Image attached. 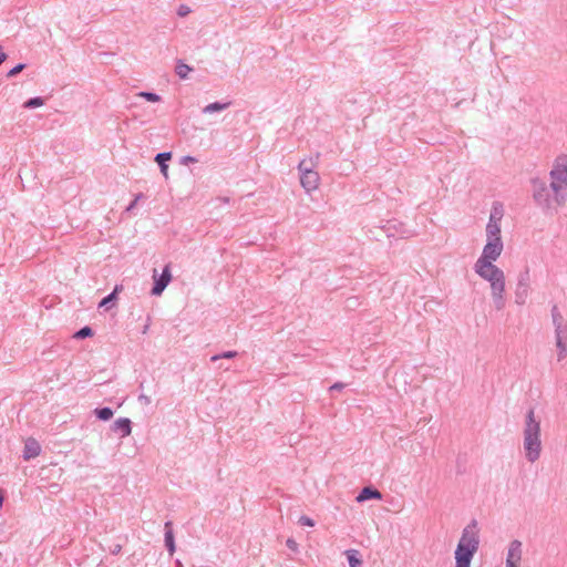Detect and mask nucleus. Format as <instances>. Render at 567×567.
Segmentation results:
<instances>
[{
  "instance_id": "obj_1",
  "label": "nucleus",
  "mask_w": 567,
  "mask_h": 567,
  "mask_svg": "<svg viewBox=\"0 0 567 567\" xmlns=\"http://www.w3.org/2000/svg\"><path fill=\"white\" fill-rule=\"evenodd\" d=\"M475 274L489 284L491 297L496 310H503L506 306V277L496 265H474Z\"/></svg>"
},
{
  "instance_id": "obj_2",
  "label": "nucleus",
  "mask_w": 567,
  "mask_h": 567,
  "mask_svg": "<svg viewBox=\"0 0 567 567\" xmlns=\"http://www.w3.org/2000/svg\"><path fill=\"white\" fill-rule=\"evenodd\" d=\"M540 419L535 415L534 409H529L525 415L523 427V447L528 462L535 463L542 454V427Z\"/></svg>"
},
{
  "instance_id": "obj_3",
  "label": "nucleus",
  "mask_w": 567,
  "mask_h": 567,
  "mask_svg": "<svg viewBox=\"0 0 567 567\" xmlns=\"http://www.w3.org/2000/svg\"><path fill=\"white\" fill-rule=\"evenodd\" d=\"M480 547V533L477 522L473 519L463 530L457 543L454 556V567H471L472 559Z\"/></svg>"
},
{
  "instance_id": "obj_4",
  "label": "nucleus",
  "mask_w": 567,
  "mask_h": 567,
  "mask_svg": "<svg viewBox=\"0 0 567 567\" xmlns=\"http://www.w3.org/2000/svg\"><path fill=\"white\" fill-rule=\"evenodd\" d=\"M549 187L554 203L558 206L567 202V154H559L553 161L549 171Z\"/></svg>"
},
{
  "instance_id": "obj_5",
  "label": "nucleus",
  "mask_w": 567,
  "mask_h": 567,
  "mask_svg": "<svg viewBox=\"0 0 567 567\" xmlns=\"http://www.w3.org/2000/svg\"><path fill=\"white\" fill-rule=\"evenodd\" d=\"M298 172L300 175V184L306 193L310 194L319 186L320 176L311 166H307L306 161L298 164Z\"/></svg>"
},
{
  "instance_id": "obj_6",
  "label": "nucleus",
  "mask_w": 567,
  "mask_h": 567,
  "mask_svg": "<svg viewBox=\"0 0 567 567\" xmlns=\"http://www.w3.org/2000/svg\"><path fill=\"white\" fill-rule=\"evenodd\" d=\"M504 249L503 240H486L481 256L474 265H495Z\"/></svg>"
},
{
  "instance_id": "obj_7",
  "label": "nucleus",
  "mask_w": 567,
  "mask_h": 567,
  "mask_svg": "<svg viewBox=\"0 0 567 567\" xmlns=\"http://www.w3.org/2000/svg\"><path fill=\"white\" fill-rule=\"evenodd\" d=\"M533 198L535 203L543 209H549L554 198L550 195V187L540 179H533Z\"/></svg>"
},
{
  "instance_id": "obj_8",
  "label": "nucleus",
  "mask_w": 567,
  "mask_h": 567,
  "mask_svg": "<svg viewBox=\"0 0 567 567\" xmlns=\"http://www.w3.org/2000/svg\"><path fill=\"white\" fill-rule=\"evenodd\" d=\"M530 290L529 274L524 271L519 274L515 288V303L523 306L526 303Z\"/></svg>"
},
{
  "instance_id": "obj_9",
  "label": "nucleus",
  "mask_w": 567,
  "mask_h": 567,
  "mask_svg": "<svg viewBox=\"0 0 567 567\" xmlns=\"http://www.w3.org/2000/svg\"><path fill=\"white\" fill-rule=\"evenodd\" d=\"M388 237L409 238L414 235V231L406 228L405 225L399 220H389L383 226Z\"/></svg>"
},
{
  "instance_id": "obj_10",
  "label": "nucleus",
  "mask_w": 567,
  "mask_h": 567,
  "mask_svg": "<svg viewBox=\"0 0 567 567\" xmlns=\"http://www.w3.org/2000/svg\"><path fill=\"white\" fill-rule=\"evenodd\" d=\"M523 557V544L518 539H514L509 543L506 553L505 565L520 567Z\"/></svg>"
},
{
  "instance_id": "obj_11",
  "label": "nucleus",
  "mask_w": 567,
  "mask_h": 567,
  "mask_svg": "<svg viewBox=\"0 0 567 567\" xmlns=\"http://www.w3.org/2000/svg\"><path fill=\"white\" fill-rule=\"evenodd\" d=\"M154 286L152 288V295L153 296H159L165 290V288L168 286L172 279L171 274V267L169 265H166L162 271L161 275H156L154 272Z\"/></svg>"
},
{
  "instance_id": "obj_12",
  "label": "nucleus",
  "mask_w": 567,
  "mask_h": 567,
  "mask_svg": "<svg viewBox=\"0 0 567 567\" xmlns=\"http://www.w3.org/2000/svg\"><path fill=\"white\" fill-rule=\"evenodd\" d=\"M555 347L557 350V361H563L567 357V328L555 331Z\"/></svg>"
},
{
  "instance_id": "obj_13",
  "label": "nucleus",
  "mask_w": 567,
  "mask_h": 567,
  "mask_svg": "<svg viewBox=\"0 0 567 567\" xmlns=\"http://www.w3.org/2000/svg\"><path fill=\"white\" fill-rule=\"evenodd\" d=\"M111 430L124 439L132 433V422L128 417H118L112 424Z\"/></svg>"
},
{
  "instance_id": "obj_14",
  "label": "nucleus",
  "mask_w": 567,
  "mask_h": 567,
  "mask_svg": "<svg viewBox=\"0 0 567 567\" xmlns=\"http://www.w3.org/2000/svg\"><path fill=\"white\" fill-rule=\"evenodd\" d=\"M40 452H41V446L35 439L29 437L24 442L23 455H22L24 461H30V460L37 457L40 454Z\"/></svg>"
},
{
  "instance_id": "obj_15",
  "label": "nucleus",
  "mask_w": 567,
  "mask_h": 567,
  "mask_svg": "<svg viewBox=\"0 0 567 567\" xmlns=\"http://www.w3.org/2000/svg\"><path fill=\"white\" fill-rule=\"evenodd\" d=\"M381 498H382V494L377 488H373L371 486L363 487L359 492L358 496L355 497L357 502H359V503L365 502L368 499H381Z\"/></svg>"
},
{
  "instance_id": "obj_16",
  "label": "nucleus",
  "mask_w": 567,
  "mask_h": 567,
  "mask_svg": "<svg viewBox=\"0 0 567 567\" xmlns=\"http://www.w3.org/2000/svg\"><path fill=\"white\" fill-rule=\"evenodd\" d=\"M172 158V152H162L158 153L155 156V162L159 166V171L163 174V176L167 179L168 178V165L167 162Z\"/></svg>"
},
{
  "instance_id": "obj_17",
  "label": "nucleus",
  "mask_w": 567,
  "mask_h": 567,
  "mask_svg": "<svg viewBox=\"0 0 567 567\" xmlns=\"http://www.w3.org/2000/svg\"><path fill=\"white\" fill-rule=\"evenodd\" d=\"M164 542H165V546H166L169 555L172 556L176 550V546H175L174 534H173L171 522L165 523Z\"/></svg>"
},
{
  "instance_id": "obj_18",
  "label": "nucleus",
  "mask_w": 567,
  "mask_h": 567,
  "mask_svg": "<svg viewBox=\"0 0 567 567\" xmlns=\"http://www.w3.org/2000/svg\"><path fill=\"white\" fill-rule=\"evenodd\" d=\"M550 313H551V320H553V326L555 328V331L567 328V322L565 321L563 315L560 313V311L556 305L553 306Z\"/></svg>"
},
{
  "instance_id": "obj_19",
  "label": "nucleus",
  "mask_w": 567,
  "mask_h": 567,
  "mask_svg": "<svg viewBox=\"0 0 567 567\" xmlns=\"http://www.w3.org/2000/svg\"><path fill=\"white\" fill-rule=\"evenodd\" d=\"M231 105V102H213L203 107L204 114H213L227 110Z\"/></svg>"
},
{
  "instance_id": "obj_20",
  "label": "nucleus",
  "mask_w": 567,
  "mask_h": 567,
  "mask_svg": "<svg viewBox=\"0 0 567 567\" xmlns=\"http://www.w3.org/2000/svg\"><path fill=\"white\" fill-rule=\"evenodd\" d=\"M486 240H502L501 224L487 223Z\"/></svg>"
},
{
  "instance_id": "obj_21",
  "label": "nucleus",
  "mask_w": 567,
  "mask_h": 567,
  "mask_svg": "<svg viewBox=\"0 0 567 567\" xmlns=\"http://www.w3.org/2000/svg\"><path fill=\"white\" fill-rule=\"evenodd\" d=\"M503 217V207L501 204L495 203L489 215L488 223L501 224Z\"/></svg>"
},
{
  "instance_id": "obj_22",
  "label": "nucleus",
  "mask_w": 567,
  "mask_h": 567,
  "mask_svg": "<svg viewBox=\"0 0 567 567\" xmlns=\"http://www.w3.org/2000/svg\"><path fill=\"white\" fill-rule=\"evenodd\" d=\"M94 414L101 421H109L112 419L114 411L109 406L96 408Z\"/></svg>"
},
{
  "instance_id": "obj_23",
  "label": "nucleus",
  "mask_w": 567,
  "mask_h": 567,
  "mask_svg": "<svg viewBox=\"0 0 567 567\" xmlns=\"http://www.w3.org/2000/svg\"><path fill=\"white\" fill-rule=\"evenodd\" d=\"M117 290L118 288L115 287V289L109 293L106 297H104L100 303H99V308H105V309H109L111 307V305L116 300L117 298Z\"/></svg>"
},
{
  "instance_id": "obj_24",
  "label": "nucleus",
  "mask_w": 567,
  "mask_h": 567,
  "mask_svg": "<svg viewBox=\"0 0 567 567\" xmlns=\"http://www.w3.org/2000/svg\"><path fill=\"white\" fill-rule=\"evenodd\" d=\"M192 71L190 66L179 61L175 66V72L181 79H186Z\"/></svg>"
},
{
  "instance_id": "obj_25",
  "label": "nucleus",
  "mask_w": 567,
  "mask_h": 567,
  "mask_svg": "<svg viewBox=\"0 0 567 567\" xmlns=\"http://www.w3.org/2000/svg\"><path fill=\"white\" fill-rule=\"evenodd\" d=\"M43 104H44V99L41 96H35V97H31V99L27 100L23 103V107L24 109H35V107L42 106Z\"/></svg>"
},
{
  "instance_id": "obj_26",
  "label": "nucleus",
  "mask_w": 567,
  "mask_h": 567,
  "mask_svg": "<svg viewBox=\"0 0 567 567\" xmlns=\"http://www.w3.org/2000/svg\"><path fill=\"white\" fill-rule=\"evenodd\" d=\"M346 554L350 567H358L361 565V560L357 557L355 550H347Z\"/></svg>"
},
{
  "instance_id": "obj_27",
  "label": "nucleus",
  "mask_w": 567,
  "mask_h": 567,
  "mask_svg": "<svg viewBox=\"0 0 567 567\" xmlns=\"http://www.w3.org/2000/svg\"><path fill=\"white\" fill-rule=\"evenodd\" d=\"M93 336V330L91 327L89 326H85L83 328H81L80 330H78L75 333H74V338L75 339H85V338H89V337H92Z\"/></svg>"
},
{
  "instance_id": "obj_28",
  "label": "nucleus",
  "mask_w": 567,
  "mask_h": 567,
  "mask_svg": "<svg viewBox=\"0 0 567 567\" xmlns=\"http://www.w3.org/2000/svg\"><path fill=\"white\" fill-rule=\"evenodd\" d=\"M138 96L145 99L148 102H153V103L161 101V96L154 92L142 91L138 93Z\"/></svg>"
},
{
  "instance_id": "obj_29",
  "label": "nucleus",
  "mask_w": 567,
  "mask_h": 567,
  "mask_svg": "<svg viewBox=\"0 0 567 567\" xmlns=\"http://www.w3.org/2000/svg\"><path fill=\"white\" fill-rule=\"evenodd\" d=\"M235 357H237V352L236 351H225L223 353L213 355L210 358V360L213 362H216L219 359H234Z\"/></svg>"
},
{
  "instance_id": "obj_30",
  "label": "nucleus",
  "mask_w": 567,
  "mask_h": 567,
  "mask_svg": "<svg viewBox=\"0 0 567 567\" xmlns=\"http://www.w3.org/2000/svg\"><path fill=\"white\" fill-rule=\"evenodd\" d=\"M24 69H25V64H23V63H19V64H17L14 68H12V69L8 72L7 76H8V78L16 76L17 74H19V73H20L21 71H23Z\"/></svg>"
},
{
  "instance_id": "obj_31",
  "label": "nucleus",
  "mask_w": 567,
  "mask_h": 567,
  "mask_svg": "<svg viewBox=\"0 0 567 567\" xmlns=\"http://www.w3.org/2000/svg\"><path fill=\"white\" fill-rule=\"evenodd\" d=\"M299 524L302 526H309V527L315 526L313 519L308 516H305V515L299 518Z\"/></svg>"
},
{
  "instance_id": "obj_32",
  "label": "nucleus",
  "mask_w": 567,
  "mask_h": 567,
  "mask_svg": "<svg viewBox=\"0 0 567 567\" xmlns=\"http://www.w3.org/2000/svg\"><path fill=\"white\" fill-rule=\"evenodd\" d=\"M190 13V8L186 4H181L177 9V14L179 17H186Z\"/></svg>"
},
{
  "instance_id": "obj_33",
  "label": "nucleus",
  "mask_w": 567,
  "mask_h": 567,
  "mask_svg": "<svg viewBox=\"0 0 567 567\" xmlns=\"http://www.w3.org/2000/svg\"><path fill=\"white\" fill-rule=\"evenodd\" d=\"M286 546L292 551H298V544L293 538H288L286 540Z\"/></svg>"
},
{
  "instance_id": "obj_34",
  "label": "nucleus",
  "mask_w": 567,
  "mask_h": 567,
  "mask_svg": "<svg viewBox=\"0 0 567 567\" xmlns=\"http://www.w3.org/2000/svg\"><path fill=\"white\" fill-rule=\"evenodd\" d=\"M138 402L144 404V405H150L152 400L148 395L144 394V393H141L138 395Z\"/></svg>"
},
{
  "instance_id": "obj_35",
  "label": "nucleus",
  "mask_w": 567,
  "mask_h": 567,
  "mask_svg": "<svg viewBox=\"0 0 567 567\" xmlns=\"http://www.w3.org/2000/svg\"><path fill=\"white\" fill-rule=\"evenodd\" d=\"M196 162H197V158H195V157H193V156H189V155H187V156H183V157L181 158V164H183V165H187V164L196 163Z\"/></svg>"
},
{
  "instance_id": "obj_36",
  "label": "nucleus",
  "mask_w": 567,
  "mask_h": 567,
  "mask_svg": "<svg viewBox=\"0 0 567 567\" xmlns=\"http://www.w3.org/2000/svg\"><path fill=\"white\" fill-rule=\"evenodd\" d=\"M142 197H143V195H142V194L136 195V196H135V198H134V200H133V202L127 206L126 210H127V212L132 210V209L136 206L137 202H138Z\"/></svg>"
},
{
  "instance_id": "obj_37",
  "label": "nucleus",
  "mask_w": 567,
  "mask_h": 567,
  "mask_svg": "<svg viewBox=\"0 0 567 567\" xmlns=\"http://www.w3.org/2000/svg\"><path fill=\"white\" fill-rule=\"evenodd\" d=\"M343 388H344V384H343V383H341V382H337V383H334V384H332V385L330 386V391H334V390L340 391V390H342Z\"/></svg>"
},
{
  "instance_id": "obj_38",
  "label": "nucleus",
  "mask_w": 567,
  "mask_h": 567,
  "mask_svg": "<svg viewBox=\"0 0 567 567\" xmlns=\"http://www.w3.org/2000/svg\"><path fill=\"white\" fill-rule=\"evenodd\" d=\"M7 54L2 51V48L0 47V65L6 61Z\"/></svg>"
},
{
  "instance_id": "obj_39",
  "label": "nucleus",
  "mask_w": 567,
  "mask_h": 567,
  "mask_svg": "<svg viewBox=\"0 0 567 567\" xmlns=\"http://www.w3.org/2000/svg\"><path fill=\"white\" fill-rule=\"evenodd\" d=\"M223 203L225 204H228L229 203V198L228 197H223V198H219Z\"/></svg>"
},
{
  "instance_id": "obj_40",
  "label": "nucleus",
  "mask_w": 567,
  "mask_h": 567,
  "mask_svg": "<svg viewBox=\"0 0 567 567\" xmlns=\"http://www.w3.org/2000/svg\"><path fill=\"white\" fill-rule=\"evenodd\" d=\"M3 504V495L0 493V507H2Z\"/></svg>"
},
{
  "instance_id": "obj_41",
  "label": "nucleus",
  "mask_w": 567,
  "mask_h": 567,
  "mask_svg": "<svg viewBox=\"0 0 567 567\" xmlns=\"http://www.w3.org/2000/svg\"><path fill=\"white\" fill-rule=\"evenodd\" d=\"M120 549H121V546H116V548H114V550H113V554L118 553V551H120Z\"/></svg>"
},
{
  "instance_id": "obj_42",
  "label": "nucleus",
  "mask_w": 567,
  "mask_h": 567,
  "mask_svg": "<svg viewBox=\"0 0 567 567\" xmlns=\"http://www.w3.org/2000/svg\"><path fill=\"white\" fill-rule=\"evenodd\" d=\"M176 564L181 567L182 566V563L181 560H177Z\"/></svg>"
}]
</instances>
